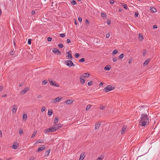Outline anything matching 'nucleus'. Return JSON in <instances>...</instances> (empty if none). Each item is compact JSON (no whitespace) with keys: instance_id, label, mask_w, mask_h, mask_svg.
Returning a JSON list of instances; mask_svg holds the SVG:
<instances>
[{"instance_id":"43","label":"nucleus","mask_w":160,"mask_h":160,"mask_svg":"<svg viewBox=\"0 0 160 160\" xmlns=\"http://www.w3.org/2000/svg\"><path fill=\"white\" fill-rule=\"evenodd\" d=\"M79 56V54L78 53H76L75 55V57L76 58H78Z\"/></svg>"},{"instance_id":"18","label":"nucleus","mask_w":160,"mask_h":160,"mask_svg":"<svg viewBox=\"0 0 160 160\" xmlns=\"http://www.w3.org/2000/svg\"><path fill=\"white\" fill-rule=\"evenodd\" d=\"M126 127L125 126H124L122 129V131L121 132V133L122 134H123L124 133L125 131H126Z\"/></svg>"},{"instance_id":"41","label":"nucleus","mask_w":160,"mask_h":160,"mask_svg":"<svg viewBox=\"0 0 160 160\" xmlns=\"http://www.w3.org/2000/svg\"><path fill=\"white\" fill-rule=\"evenodd\" d=\"M105 108V106L103 105H101L100 106V108L101 110H103Z\"/></svg>"},{"instance_id":"59","label":"nucleus","mask_w":160,"mask_h":160,"mask_svg":"<svg viewBox=\"0 0 160 160\" xmlns=\"http://www.w3.org/2000/svg\"><path fill=\"white\" fill-rule=\"evenodd\" d=\"M85 23H86L89 24V21L87 19H86V20H85Z\"/></svg>"},{"instance_id":"17","label":"nucleus","mask_w":160,"mask_h":160,"mask_svg":"<svg viewBox=\"0 0 160 160\" xmlns=\"http://www.w3.org/2000/svg\"><path fill=\"white\" fill-rule=\"evenodd\" d=\"M58 121L59 119L57 117H55L53 122L54 124H57L58 123Z\"/></svg>"},{"instance_id":"7","label":"nucleus","mask_w":160,"mask_h":160,"mask_svg":"<svg viewBox=\"0 0 160 160\" xmlns=\"http://www.w3.org/2000/svg\"><path fill=\"white\" fill-rule=\"evenodd\" d=\"M53 126H54V128L55 129H56V131L57 130L61 128L63 126L61 124H55Z\"/></svg>"},{"instance_id":"48","label":"nucleus","mask_w":160,"mask_h":160,"mask_svg":"<svg viewBox=\"0 0 160 160\" xmlns=\"http://www.w3.org/2000/svg\"><path fill=\"white\" fill-rule=\"evenodd\" d=\"M55 101V99H53L51 100V102L52 103H56V102Z\"/></svg>"},{"instance_id":"11","label":"nucleus","mask_w":160,"mask_h":160,"mask_svg":"<svg viewBox=\"0 0 160 160\" xmlns=\"http://www.w3.org/2000/svg\"><path fill=\"white\" fill-rule=\"evenodd\" d=\"M18 146V144L16 142H15L13 143V145L12 146V148L14 149H16L17 148Z\"/></svg>"},{"instance_id":"14","label":"nucleus","mask_w":160,"mask_h":160,"mask_svg":"<svg viewBox=\"0 0 160 160\" xmlns=\"http://www.w3.org/2000/svg\"><path fill=\"white\" fill-rule=\"evenodd\" d=\"M90 75L89 74L86 73L82 75H81V76H82L83 78H88L90 76Z\"/></svg>"},{"instance_id":"53","label":"nucleus","mask_w":160,"mask_h":160,"mask_svg":"<svg viewBox=\"0 0 160 160\" xmlns=\"http://www.w3.org/2000/svg\"><path fill=\"white\" fill-rule=\"evenodd\" d=\"M110 4H113L114 3V2L113 0H110Z\"/></svg>"},{"instance_id":"3","label":"nucleus","mask_w":160,"mask_h":160,"mask_svg":"<svg viewBox=\"0 0 160 160\" xmlns=\"http://www.w3.org/2000/svg\"><path fill=\"white\" fill-rule=\"evenodd\" d=\"M116 87L115 85H108L105 88L103 89L104 90H112L115 89Z\"/></svg>"},{"instance_id":"16","label":"nucleus","mask_w":160,"mask_h":160,"mask_svg":"<svg viewBox=\"0 0 160 160\" xmlns=\"http://www.w3.org/2000/svg\"><path fill=\"white\" fill-rule=\"evenodd\" d=\"M50 151H51L50 149H48L46 151L45 153V156L48 157L50 153Z\"/></svg>"},{"instance_id":"19","label":"nucleus","mask_w":160,"mask_h":160,"mask_svg":"<svg viewBox=\"0 0 160 160\" xmlns=\"http://www.w3.org/2000/svg\"><path fill=\"white\" fill-rule=\"evenodd\" d=\"M85 155L84 153H82L80 155V157L79 160H83L85 157Z\"/></svg>"},{"instance_id":"30","label":"nucleus","mask_w":160,"mask_h":160,"mask_svg":"<svg viewBox=\"0 0 160 160\" xmlns=\"http://www.w3.org/2000/svg\"><path fill=\"white\" fill-rule=\"evenodd\" d=\"M150 10L151 11H152V12H156V9L154 8H152L151 9H150Z\"/></svg>"},{"instance_id":"44","label":"nucleus","mask_w":160,"mask_h":160,"mask_svg":"<svg viewBox=\"0 0 160 160\" xmlns=\"http://www.w3.org/2000/svg\"><path fill=\"white\" fill-rule=\"evenodd\" d=\"M27 91H22L21 92V94H23L26 92Z\"/></svg>"},{"instance_id":"56","label":"nucleus","mask_w":160,"mask_h":160,"mask_svg":"<svg viewBox=\"0 0 160 160\" xmlns=\"http://www.w3.org/2000/svg\"><path fill=\"white\" fill-rule=\"evenodd\" d=\"M35 158L33 157H31L28 160H34Z\"/></svg>"},{"instance_id":"45","label":"nucleus","mask_w":160,"mask_h":160,"mask_svg":"<svg viewBox=\"0 0 160 160\" xmlns=\"http://www.w3.org/2000/svg\"><path fill=\"white\" fill-rule=\"evenodd\" d=\"M52 38L51 37H48V38H47V40L49 41V42H50L52 41Z\"/></svg>"},{"instance_id":"26","label":"nucleus","mask_w":160,"mask_h":160,"mask_svg":"<svg viewBox=\"0 0 160 160\" xmlns=\"http://www.w3.org/2000/svg\"><path fill=\"white\" fill-rule=\"evenodd\" d=\"M53 113V111L52 110H49L48 112V115L49 116H51Z\"/></svg>"},{"instance_id":"31","label":"nucleus","mask_w":160,"mask_h":160,"mask_svg":"<svg viewBox=\"0 0 160 160\" xmlns=\"http://www.w3.org/2000/svg\"><path fill=\"white\" fill-rule=\"evenodd\" d=\"M101 17L102 18H106V14L105 13H103V12H101Z\"/></svg>"},{"instance_id":"32","label":"nucleus","mask_w":160,"mask_h":160,"mask_svg":"<svg viewBox=\"0 0 160 160\" xmlns=\"http://www.w3.org/2000/svg\"><path fill=\"white\" fill-rule=\"evenodd\" d=\"M118 52V51L116 49H115V50H114L112 52V55H113V54H116Z\"/></svg>"},{"instance_id":"39","label":"nucleus","mask_w":160,"mask_h":160,"mask_svg":"<svg viewBox=\"0 0 160 160\" xmlns=\"http://www.w3.org/2000/svg\"><path fill=\"white\" fill-rule=\"evenodd\" d=\"M103 159V156H101L98 157L96 160H102Z\"/></svg>"},{"instance_id":"22","label":"nucleus","mask_w":160,"mask_h":160,"mask_svg":"<svg viewBox=\"0 0 160 160\" xmlns=\"http://www.w3.org/2000/svg\"><path fill=\"white\" fill-rule=\"evenodd\" d=\"M100 124L99 122L97 123L95 125V130H97V129H98V128H99L100 127Z\"/></svg>"},{"instance_id":"64","label":"nucleus","mask_w":160,"mask_h":160,"mask_svg":"<svg viewBox=\"0 0 160 160\" xmlns=\"http://www.w3.org/2000/svg\"><path fill=\"white\" fill-rule=\"evenodd\" d=\"M122 8H119V12H121L122 11Z\"/></svg>"},{"instance_id":"42","label":"nucleus","mask_w":160,"mask_h":160,"mask_svg":"<svg viewBox=\"0 0 160 160\" xmlns=\"http://www.w3.org/2000/svg\"><path fill=\"white\" fill-rule=\"evenodd\" d=\"M110 34L109 33H108L106 35V38H108L110 37Z\"/></svg>"},{"instance_id":"20","label":"nucleus","mask_w":160,"mask_h":160,"mask_svg":"<svg viewBox=\"0 0 160 160\" xmlns=\"http://www.w3.org/2000/svg\"><path fill=\"white\" fill-rule=\"evenodd\" d=\"M62 98L61 97H58L56 98L55 99V102L56 103L59 102Z\"/></svg>"},{"instance_id":"46","label":"nucleus","mask_w":160,"mask_h":160,"mask_svg":"<svg viewBox=\"0 0 160 160\" xmlns=\"http://www.w3.org/2000/svg\"><path fill=\"white\" fill-rule=\"evenodd\" d=\"M92 84V82L91 81L89 82L88 83V86H90Z\"/></svg>"},{"instance_id":"6","label":"nucleus","mask_w":160,"mask_h":160,"mask_svg":"<svg viewBox=\"0 0 160 160\" xmlns=\"http://www.w3.org/2000/svg\"><path fill=\"white\" fill-rule=\"evenodd\" d=\"M66 54H67V55L66 56V57H67L68 58L70 59L71 60H72L73 58L71 55V51L70 50L66 52Z\"/></svg>"},{"instance_id":"9","label":"nucleus","mask_w":160,"mask_h":160,"mask_svg":"<svg viewBox=\"0 0 160 160\" xmlns=\"http://www.w3.org/2000/svg\"><path fill=\"white\" fill-rule=\"evenodd\" d=\"M17 109V105H14L12 106V113L13 114L15 113L16 112Z\"/></svg>"},{"instance_id":"2","label":"nucleus","mask_w":160,"mask_h":160,"mask_svg":"<svg viewBox=\"0 0 160 160\" xmlns=\"http://www.w3.org/2000/svg\"><path fill=\"white\" fill-rule=\"evenodd\" d=\"M56 131V129H55L54 126L53 125L50 128L46 129L44 131V133L46 134H48L50 132H54Z\"/></svg>"},{"instance_id":"40","label":"nucleus","mask_w":160,"mask_h":160,"mask_svg":"<svg viewBox=\"0 0 160 160\" xmlns=\"http://www.w3.org/2000/svg\"><path fill=\"white\" fill-rule=\"evenodd\" d=\"M85 61V59L83 58H82L79 60V61L80 62H83Z\"/></svg>"},{"instance_id":"25","label":"nucleus","mask_w":160,"mask_h":160,"mask_svg":"<svg viewBox=\"0 0 160 160\" xmlns=\"http://www.w3.org/2000/svg\"><path fill=\"white\" fill-rule=\"evenodd\" d=\"M122 5L123 7L126 10H127L128 8V6L126 4L124 3H122L121 4Z\"/></svg>"},{"instance_id":"23","label":"nucleus","mask_w":160,"mask_h":160,"mask_svg":"<svg viewBox=\"0 0 160 160\" xmlns=\"http://www.w3.org/2000/svg\"><path fill=\"white\" fill-rule=\"evenodd\" d=\"M73 102V101L71 100H68L65 101L66 104L67 105H68L70 103H72Z\"/></svg>"},{"instance_id":"24","label":"nucleus","mask_w":160,"mask_h":160,"mask_svg":"<svg viewBox=\"0 0 160 160\" xmlns=\"http://www.w3.org/2000/svg\"><path fill=\"white\" fill-rule=\"evenodd\" d=\"M27 118V115L25 114H23L22 115V119L24 121H26Z\"/></svg>"},{"instance_id":"52","label":"nucleus","mask_w":160,"mask_h":160,"mask_svg":"<svg viewBox=\"0 0 160 160\" xmlns=\"http://www.w3.org/2000/svg\"><path fill=\"white\" fill-rule=\"evenodd\" d=\"M117 60V58L116 57L114 58H113V61L114 62H115Z\"/></svg>"},{"instance_id":"61","label":"nucleus","mask_w":160,"mask_h":160,"mask_svg":"<svg viewBox=\"0 0 160 160\" xmlns=\"http://www.w3.org/2000/svg\"><path fill=\"white\" fill-rule=\"evenodd\" d=\"M35 13V12L34 11H32L31 12L32 14V15L34 14Z\"/></svg>"},{"instance_id":"28","label":"nucleus","mask_w":160,"mask_h":160,"mask_svg":"<svg viewBox=\"0 0 160 160\" xmlns=\"http://www.w3.org/2000/svg\"><path fill=\"white\" fill-rule=\"evenodd\" d=\"M44 141L43 140H38L36 141V143H43Z\"/></svg>"},{"instance_id":"29","label":"nucleus","mask_w":160,"mask_h":160,"mask_svg":"<svg viewBox=\"0 0 160 160\" xmlns=\"http://www.w3.org/2000/svg\"><path fill=\"white\" fill-rule=\"evenodd\" d=\"M91 107V105H90L89 104L87 106L86 108V111H88V110H89L90 108Z\"/></svg>"},{"instance_id":"35","label":"nucleus","mask_w":160,"mask_h":160,"mask_svg":"<svg viewBox=\"0 0 160 160\" xmlns=\"http://www.w3.org/2000/svg\"><path fill=\"white\" fill-rule=\"evenodd\" d=\"M58 46L61 48H62L63 46L62 44V43H59L58 45Z\"/></svg>"},{"instance_id":"4","label":"nucleus","mask_w":160,"mask_h":160,"mask_svg":"<svg viewBox=\"0 0 160 160\" xmlns=\"http://www.w3.org/2000/svg\"><path fill=\"white\" fill-rule=\"evenodd\" d=\"M48 81L50 85L54 87H58L59 86L58 84L56 82L53 81L51 78L49 79Z\"/></svg>"},{"instance_id":"51","label":"nucleus","mask_w":160,"mask_h":160,"mask_svg":"<svg viewBox=\"0 0 160 160\" xmlns=\"http://www.w3.org/2000/svg\"><path fill=\"white\" fill-rule=\"evenodd\" d=\"M71 41L70 39H67V42L68 43H69L71 42Z\"/></svg>"},{"instance_id":"54","label":"nucleus","mask_w":160,"mask_h":160,"mask_svg":"<svg viewBox=\"0 0 160 160\" xmlns=\"http://www.w3.org/2000/svg\"><path fill=\"white\" fill-rule=\"evenodd\" d=\"M78 20L79 22H81L82 21V18L81 17H79L78 18Z\"/></svg>"},{"instance_id":"60","label":"nucleus","mask_w":160,"mask_h":160,"mask_svg":"<svg viewBox=\"0 0 160 160\" xmlns=\"http://www.w3.org/2000/svg\"><path fill=\"white\" fill-rule=\"evenodd\" d=\"M157 28V26L156 25H154L153 26V28L154 29H155V28Z\"/></svg>"},{"instance_id":"8","label":"nucleus","mask_w":160,"mask_h":160,"mask_svg":"<svg viewBox=\"0 0 160 160\" xmlns=\"http://www.w3.org/2000/svg\"><path fill=\"white\" fill-rule=\"evenodd\" d=\"M52 52L56 54L57 55H60L61 52L58 49L54 48L52 50Z\"/></svg>"},{"instance_id":"47","label":"nucleus","mask_w":160,"mask_h":160,"mask_svg":"<svg viewBox=\"0 0 160 160\" xmlns=\"http://www.w3.org/2000/svg\"><path fill=\"white\" fill-rule=\"evenodd\" d=\"M23 132V130L22 129H21L19 130V133L20 134L22 133Z\"/></svg>"},{"instance_id":"5","label":"nucleus","mask_w":160,"mask_h":160,"mask_svg":"<svg viewBox=\"0 0 160 160\" xmlns=\"http://www.w3.org/2000/svg\"><path fill=\"white\" fill-rule=\"evenodd\" d=\"M65 62L67 65L69 67H71L72 66L74 67L75 66V65L73 64V62L71 60H66Z\"/></svg>"},{"instance_id":"33","label":"nucleus","mask_w":160,"mask_h":160,"mask_svg":"<svg viewBox=\"0 0 160 160\" xmlns=\"http://www.w3.org/2000/svg\"><path fill=\"white\" fill-rule=\"evenodd\" d=\"M37 133V131L34 132L32 134V135L31 138H33L35 136V135H36Z\"/></svg>"},{"instance_id":"63","label":"nucleus","mask_w":160,"mask_h":160,"mask_svg":"<svg viewBox=\"0 0 160 160\" xmlns=\"http://www.w3.org/2000/svg\"><path fill=\"white\" fill-rule=\"evenodd\" d=\"M10 53L11 55H12L13 54V51H10Z\"/></svg>"},{"instance_id":"13","label":"nucleus","mask_w":160,"mask_h":160,"mask_svg":"<svg viewBox=\"0 0 160 160\" xmlns=\"http://www.w3.org/2000/svg\"><path fill=\"white\" fill-rule=\"evenodd\" d=\"M138 38L140 41H142L143 39V37L141 33H139L138 35Z\"/></svg>"},{"instance_id":"62","label":"nucleus","mask_w":160,"mask_h":160,"mask_svg":"<svg viewBox=\"0 0 160 160\" xmlns=\"http://www.w3.org/2000/svg\"><path fill=\"white\" fill-rule=\"evenodd\" d=\"M103 84V82H101L100 83H99V86H102Z\"/></svg>"},{"instance_id":"55","label":"nucleus","mask_w":160,"mask_h":160,"mask_svg":"<svg viewBox=\"0 0 160 160\" xmlns=\"http://www.w3.org/2000/svg\"><path fill=\"white\" fill-rule=\"evenodd\" d=\"M28 43L29 45H30L31 44V39H29L28 40Z\"/></svg>"},{"instance_id":"15","label":"nucleus","mask_w":160,"mask_h":160,"mask_svg":"<svg viewBox=\"0 0 160 160\" xmlns=\"http://www.w3.org/2000/svg\"><path fill=\"white\" fill-rule=\"evenodd\" d=\"M111 66L109 65H108L104 67V69L106 70H109L111 68Z\"/></svg>"},{"instance_id":"27","label":"nucleus","mask_w":160,"mask_h":160,"mask_svg":"<svg viewBox=\"0 0 160 160\" xmlns=\"http://www.w3.org/2000/svg\"><path fill=\"white\" fill-rule=\"evenodd\" d=\"M48 82V81L47 80H44L42 82V85H46Z\"/></svg>"},{"instance_id":"12","label":"nucleus","mask_w":160,"mask_h":160,"mask_svg":"<svg viewBox=\"0 0 160 160\" xmlns=\"http://www.w3.org/2000/svg\"><path fill=\"white\" fill-rule=\"evenodd\" d=\"M80 82L82 84H83L84 83L85 80L84 79V78H83L82 76H80Z\"/></svg>"},{"instance_id":"34","label":"nucleus","mask_w":160,"mask_h":160,"mask_svg":"<svg viewBox=\"0 0 160 160\" xmlns=\"http://www.w3.org/2000/svg\"><path fill=\"white\" fill-rule=\"evenodd\" d=\"M71 3L73 5H75L76 4V2L74 0H72L71 2Z\"/></svg>"},{"instance_id":"37","label":"nucleus","mask_w":160,"mask_h":160,"mask_svg":"<svg viewBox=\"0 0 160 160\" xmlns=\"http://www.w3.org/2000/svg\"><path fill=\"white\" fill-rule=\"evenodd\" d=\"M60 36L61 37L63 38L65 36V34L64 33H62L60 34Z\"/></svg>"},{"instance_id":"10","label":"nucleus","mask_w":160,"mask_h":160,"mask_svg":"<svg viewBox=\"0 0 160 160\" xmlns=\"http://www.w3.org/2000/svg\"><path fill=\"white\" fill-rule=\"evenodd\" d=\"M46 147L45 145H42V147H40L38 148V152H39L42 151L45 149Z\"/></svg>"},{"instance_id":"49","label":"nucleus","mask_w":160,"mask_h":160,"mask_svg":"<svg viewBox=\"0 0 160 160\" xmlns=\"http://www.w3.org/2000/svg\"><path fill=\"white\" fill-rule=\"evenodd\" d=\"M107 22L108 25H110L111 24V22L110 20H107Z\"/></svg>"},{"instance_id":"50","label":"nucleus","mask_w":160,"mask_h":160,"mask_svg":"<svg viewBox=\"0 0 160 160\" xmlns=\"http://www.w3.org/2000/svg\"><path fill=\"white\" fill-rule=\"evenodd\" d=\"M138 13L137 12H136L135 13V16L136 17H138Z\"/></svg>"},{"instance_id":"21","label":"nucleus","mask_w":160,"mask_h":160,"mask_svg":"<svg viewBox=\"0 0 160 160\" xmlns=\"http://www.w3.org/2000/svg\"><path fill=\"white\" fill-rule=\"evenodd\" d=\"M150 60L149 59H147L146 61H145L143 63V65L144 66H147Z\"/></svg>"},{"instance_id":"1","label":"nucleus","mask_w":160,"mask_h":160,"mask_svg":"<svg viewBox=\"0 0 160 160\" xmlns=\"http://www.w3.org/2000/svg\"><path fill=\"white\" fill-rule=\"evenodd\" d=\"M141 119L140 121L139 124L140 126H145L147 124H148L149 121V117L147 114L142 113L141 115Z\"/></svg>"},{"instance_id":"58","label":"nucleus","mask_w":160,"mask_h":160,"mask_svg":"<svg viewBox=\"0 0 160 160\" xmlns=\"http://www.w3.org/2000/svg\"><path fill=\"white\" fill-rule=\"evenodd\" d=\"M2 133L1 131H0V137H2Z\"/></svg>"},{"instance_id":"38","label":"nucleus","mask_w":160,"mask_h":160,"mask_svg":"<svg viewBox=\"0 0 160 160\" xmlns=\"http://www.w3.org/2000/svg\"><path fill=\"white\" fill-rule=\"evenodd\" d=\"M46 109V108L45 107H42L41 109V112H44Z\"/></svg>"},{"instance_id":"36","label":"nucleus","mask_w":160,"mask_h":160,"mask_svg":"<svg viewBox=\"0 0 160 160\" xmlns=\"http://www.w3.org/2000/svg\"><path fill=\"white\" fill-rule=\"evenodd\" d=\"M123 57V54H121L120 55H119L118 58L120 59H122Z\"/></svg>"},{"instance_id":"57","label":"nucleus","mask_w":160,"mask_h":160,"mask_svg":"<svg viewBox=\"0 0 160 160\" xmlns=\"http://www.w3.org/2000/svg\"><path fill=\"white\" fill-rule=\"evenodd\" d=\"M4 87L2 86H0V90H2L3 89H4Z\"/></svg>"}]
</instances>
